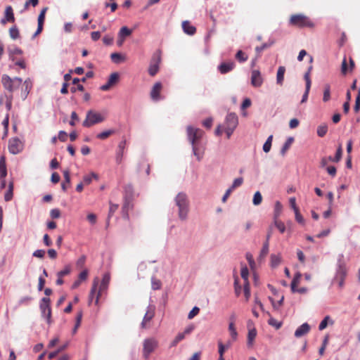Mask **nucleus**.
Listing matches in <instances>:
<instances>
[{"instance_id": "f8f14e48", "label": "nucleus", "mask_w": 360, "mask_h": 360, "mask_svg": "<svg viewBox=\"0 0 360 360\" xmlns=\"http://www.w3.org/2000/svg\"><path fill=\"white\" fill-rule=\"evenodd\" d=\"M22 148V142L18 138H13L9 140L8 150L13 154H17Z\"/></svg>"}, {"instance_id": "58836bf2", "label": "nucleus", "mask_w": 360, "mask_h": 360, "mask_svg": "<svg viewBox=\"0 0 360 360\" xmlns=\"http://www.w3.org/2000/svg\"><path fill=\"white\" fill-rule=\"evenodd\" d=\"M119 79V75L117 72H113L110 75V77L108 80L109 84H110L112 86L115 85Z\"/></svg>"}, {"instance_id": "774afa93", "label": "nucleus", "mask_w": 360, "mask_h": 360, "mask_svg": "<svg viewBox=\"0 0 360 360\" xmlns=\"http://www.w3.org/2000/svg\"><path fill=\"white\" fill-rule=\"evenodd\" d=\"M299 124H300L299 120L296 118H293V119L290 120V121L289 122V127L291 129H295L298 127Z\"/></svg>"}, {"instance_id": "a19ab883", "label": "nucleus", "mask_w": 360, "mask_h": 360, "mask_svg": "<svg viewBox=\"0 0 360 360\" xmlns=\"http://www.w3.org/2000/svg\"><path fill=\"white\" fill-rule=\"evenodd\" d=\"M268 323L270 326L275 327L276 329H279L282 326L281 322L278 321L276 319H275L273 317H270V319L268 321Z\"/></svg>"}, {"instance_id": "13d9d810", "label": "nucleus", "mask_w": 360, "mask_h": 360, "mask_svg": "<svg viewBox=\"0 0 360 360\" xmlns=\"http://www.w3.org/2000/svg\"><path fill=\"white\" fill-rule=\"evenodd\" d=\"M50 216L53 219H58L60 217V211L59 209H52L50 212Z\"/></svg>"}, {"instance_id": "ddd939ff", "label": "nucleus", "mask_w": 360, "mask_h": 360, "mask_svg": "<svg viewBox=\"0 0 360 360\" xmlns=\"http://www.w3.org/2000/svg\"><path fill=\"white\" fill-rule=\"evenodd\" d=\"M8 52L11 60L15 62V64L22 68V60L18 59L16 57L17 55H21V50L15 47L10 46L8 48Z\"/></svg>"}, {"instance_id": "338daca9", "label": "nucleus", "mask_w": 360, "mask_h": 360, "mask_svg": "<svg viewBox=\"0 0 360 360\" xmlns=\"http://www.w3.org/2000/svg\"><path fill=\"white\" fill-rule=\"evenodd\" d=\"M87 219L91 224H95L96 223L97 217L95 214L90 213L87 215Z\"/></svg>"}, {"instance_id": "052dcab7", "label": "nucleus", "mask_w": 360, "mask_h": 360, "mask_svg": "<svg viewBox=\"0 0 360 360\" xmlns=\"http://www.w3.org/2000/svg\"><path fill=\"white\" fill-rule=\"evenodd\" d=\"M117 209H118V205L110 203V208H109L108 218L111 217L112 215L117 211Z\"/></svg>"}, {"instance_id": "6e6d98bb", "label": "nucleus", "mask_w": 360, "mask_h": 360, "mask_svg": "<svg viewBox=\"0 0 360 360\" xmlns=\"http://www.w3.org/2000/svg\"><path fill=\"white\" fill-rule=\"evenodd\" d=\"M70 267L69 266H65L63 270L58 272V277H63L70 273Z\"/></svg>"}, {"instance_id": "72a5a7b5", "label": "nucleus", "mask_w": 360, "mask_h": 360, "mask_svg": "<svg viewBox=\"0 0 360 360\" xmlns=\"http://www.w3.org/2000/svg\"><path fill=\"white\" fill-rule=\"evenodd\" d=\"M330 98V87L329 84H326L324 87L323 101L327 102Z\"/></svg>"}, {"instance_id": "c756f323", "label": "nucleus", "mask_w": 360, "mask_h": 360, "mask_svg": "<svg viewBox=\"0 0 360 360\" xmlns=\"http://www.w3.org/2000/svg\"><path fill=\"white\" fill-rule=\"evenodd\" d=\"M257 335V330L256 329L253 328L251 330H249L248 334V345L249 346H251L252 345V342L255 339Z\"/></svg>"}, {"instance_id": "a211bd4d", "label": "nucleus", "mask_w": 360, "mask_h": 360, "mask_svg": "<svg viewBox=\"0 0 360 360\" xmlns=\"http://www.w3.org/2000/svg\"><path fill=\"white\" fill-rule=\"evenodd\" d=\"M182 29L188 35H193L196 32V28L188 20L183 21Z\"/></svg>"}, {"instance_id": "a18cd8bd", "label": "nucleus", "mask_w": 360, "mask_h": 360, "mask_svg": "<svg viewBox=\"0 0 360 360\" xmlns=\"http://www.w3.org/2000/svg\"><path fill=\"white\" fill-rule=\"evenodd\" d=\"M110 58L111 60L115 63H120L123 58L122 56L119 53H112L110 55Z\"/></svg>"}, {"instance_id": "f704fd0d", "label": "nucleus", "mask_w": 360, "mask_h": 360, "mask_svg": "<svg viewBox=\"0 0 360 360\" xmlns=\"http://www.w3.org/2000/svg\"><path fill=\"white\" fill-rule=\"evenodd\" d=\"M243 292L245 297V301L248 302L250 297V287L249 282H247V283H244Z\"/></svg>"}, {"instance_id": "c03bdc74", "label": "nucleus", "mask_w": 360, "mask_h": 360, "mask_svg": "<svg viewBox=\"0 0 360 360\" xmlns=\"http://www.w3.org/2000/svg\"><path fill=\"white\" fill-rule=\"evenodd\" d=\"M271 262L273 266H278L281 262V257L276 255H271Z\"/></svg>"}, {"instance_id": "f257e3e1", "label": "nucleus", "mask_w": 360, "mask_h": 360, "mask_svg": "<svg viewBox=\"0 0 360 360\" xmlns=\"http://www.w3.org/2000/svg\"><path fill=\"white\" fill-rule=\"evenodd\" d=\"M110 275L109 273H105L102 278L101 283L99 286L98 291L97 292V288L99 283V279L98 278H95L93 281L92 287L89 293V304H90L94 298V296L96 295V299H95V304H98L99 298L101 295V293L103 291H105L108 289V285L110 283Z\"/></svg>"}, {"instance_id": "4468645a", "label": "nucleus", "mask_w": 360, "mask_h": 360, "mask_svg": "<svg viewBox=\"0 0 360 360\" xmlns=\"http://www.w3.org/2000/svg\"><path fill=\"white\" fill-rule=\"evenodd\" d=\"M263 83V78L261 73L257 70H254L251 72V84L255 87H259Z\"/></svg>"}, {"instance_id": "4be33fe9", "label": "nucleus", "mask_w": 360, "mask_h": 360, "mask_svg": "<svg viewBox=\"0 0 360 360\" xmlns=\"http://www.w3.org/2000/svg\"><path fill=\"white\" fill-rule=\"evenodd\" d=\"M229 331L231 337L232 341H236L238 337V333L234 324V317L232 318V321L229 325Z\"/></svg>"}, {"instance_id": "9d476101", "label": "nucleus", "mask_w": 360, "mask_h": 360, "mask_svg": "<svg viewBox=\"0 0 360 360\" xmlns=\"http://www.w3.org/2000/svg\"><path fill=\"white\" fill-rule=\"evenodd\" d=\"M160 60L161 58L159 54L153 56L148 68V73L150 76L154 77L158 72Z\"/></svg>"}, {"instance_id": "aec40b11", "label": "nucleus", "mask_w": 360, "mask_h": 360, "mask_svg": "<svg viewBox=\"0 0 360 360\" xmlns=\"http://www.w3.org/2000/svg\"><path fill=\"white\" fill-rule=\"evenodd\" d=\"M131 34V30L127 27H122L119 32V37L120 39L118 41V44L122 45L125 37H129Z\"/></svg>"}, {"instance_id": "473e14b6", "label": "nucleus", "mask_w": 360, "mask_h": 360, "mask_svg": "<svg viewBox=\"0 0 360 360\" xmlns=\"http://www.w3.org/2000/svg\"><path fill=\"white\" fill-rule=\"evenodd\" d=\"M328 131V126L326 124H321L317 128V134L320 137H323Z\"/></svg>"}, {"instance_id": "680f3d73", "label": "nucleus", "mask_w": 360, "mask_h": 360, "mask_svg": "<svg viewBox=\"0 0 360 360\" xmlns=\"http://www.w3.org/2000/svg\"><path fill=\"white\" fill-rule=\"evenodd\" d=\"M24 86L25 91H27V93L28 94L32 88V82L30 79H27L25 81H24Z\"/></svg>"}, {"instance_id": "4d7b16f0", "label": "nucleus", "mask_w": 360, "mask_h": 360, "mask_svg": "<svg viewBox=\"0 0 360 360\" xmlns=\"http://www.w3.org/2000/svg\"><path fill=\"white\" fill-rule=\"evenodd\" d=\"M354 110L355 112H358L360 110V89L358 90V95L356 98V102Z\"/></svg>"}, {"instance_id": "ea45409f", "label": "nucleus", "mask_w": 360, "mask_h": 360, "mask_svg": "<svg viewBox=\"0 0 360 360\" xmlns=\"http://www.w3.org/2000/svg\"><path fill=\"white\" fill-rule=\"evenodd\" d=\"M231 342H229L226 346L224 345L221 342H219L218 347H219V356H224L225 349H228L231 346Z\"/></svg>"}, {"instance_id": "1a4fd4ad", "label": "nucleus", "mask_w": 360, "mask_h": 360, "mask_svg": "<svg viewBox=\"0 0 360 360\" xmlns=\"http://www.w3.org/2000/svg\"><path fill=\"white\" fill-rule=\"evenodd\" d=\"M204 132L202 129L198 128H194L188 126L187 127V135L188 140L193 146H196L200 139L203 136Z\"/></svg>"}, {"instance_id": "bb28decb", "label": "nucleus", "mask_w": 360, "mask_h": 360, "mask_svg": "<svg viewBox=\"0 0 360 360\" xmlns=\"http://www.w3.org/2000/svg\"><path fill=\"white\" fill-rule=\"evenodd\" d=\"M301 274L300 273H297L292 282H291V285H290V287H291V290L292 292H295L296 291V287L297 286V285L300 283V278H301Z\"/></svg>"}, {"instance_id": "6ab92c4d", "label": "nucleus", "mask_w": 360, "mask_h": 360, "mask_svg": "<svg viewBox=\"0 0 360 360\" xmlns=\"http://www.w3.org/2000/svg\"><path fill=\"white\" fill-rule=\"evenodd\" d=\"M14 20L13 8L11 6L6 8L4 18L1 19V23L6 24V22H12Z\"/></svg>"}, {"instance_id": "b1692460", "label": "nucleus", "mask_w": 360, "mask_h": 360, "mask_svg": "<svg viewBox=\"0 0 360 360\" xmlns=\"http://www.w3.org/2000/svg\"><path fill=\"white\" fill-rule=\"evenodd\" d=\"M7 175V169L6 165L5 158L1 157L0 158V179H4Z\"/></svg>"}, {"instance_id": "2eb2a0df", "label": "nucleus", "mask_w": 360, "mask_h": 360, "mask_svg": "<svg viewBox=\"0 0 360 360\" xmlns=\"http://www.w3.org/2000/svg\"><path fill=\"white\" fill-rule=\"evenodd\" d=\"M47 10H48V8L45 7L41 11V12L38 16L37 29L36 32H34L33 37H35L36 36H37L42 32L44 20H45V15H46Z\"/></svg>"}, {"instance_id": "2f4dec72", "label": "nucleus", "mask_w": 360, "mask_h": 360, "mask_svg": "<svg viewBox=\"0 0 360 360\" xmlns=\"http://www.w3.org/2000/svg\"><path fill=\"white\" fill-rule=\"evenodd\" d=\"M294 141V139L292 137H289L284 145L283 146L281 153L283 155L286 153V151L290 148V146L292 145V142Z\"/></svg>"}, {"instance_id": "e2e57ef3", "label": "nucleus", "mask_w": 360, "mask_h": 360, "mask_svg": "<svg viewBox=\"0 0 360 360\" xmlns=\"http://www.w3.org/2000/svg\"><path fill=\"white\" fill-rule=\"evenodd\" d=\"M79 120V117L77 114L74 111L71 113V120L70 121L69 124L71 126L75 125V122Z\"/></svg>"}, {"instance_id": "79ce46f5", "label": "nucleus", "mask_w": 360, "mask_h": 360, "mask_svg": "<svg viewBox=\"0 0 360 360\" xmlns=\"http://www.w3.org/2000/svg\"><path fill=\"white\" fill-rule=\"evenodd\" d=\"M342 145L340 144L337 149L335 156L333 158V162H338L342 158Z\"/></svg>"}, {"instance_id": "393cba45", "label": "nucleus", "mask_w": 360, "mask_h": 360, "mask_svg": "<svg viewBox=\"0 0 360 360\" xmlns=\"http://www.w3.org/2000/svg\"><path fill=\"white\" fill-rule=\"evenodd\" d=\"M328 323H330V325H333L334 321L330 319L329 316H326L320 323L319 326V329L320 330H324L328 326Z\"/></svg>"}, {"instance_id": "a878e982", "label": "nucleus", "mask_w": 360, "mask_h": 360, "mask_svg": "<svg viewBox=\"0 0 360 360\" xmlns=\"http://www.w3.org/2000/svg\"><path fill=\"white\" fill-rule=\"evenodd\" d=\"M93 179L96 180L98 179V176L94 172H91L89 174L84 176L82 182L84 185H89L91 183Z\"/></svg>"}, {"instance_id": "e433bc0d", "label": "nucleus", "mask_w": 360, "mask_h": 360, "mask_svg": "<svg viewBox=\"0 0 360 360\" xmlns=\"http://www.w3.org/2000/svg\"><path fill=\"white\" fill-rule=\"evenodd\" d=\"M240 275L242 278L244 280V283H247L248 281L249 270L247 266H243L241 269Z\"/></svg>"}, {"instance_id": "c9c22d12", "label": "nucleus", "mask_w": 360, "mask_h": 360, "mask_svg": "<svg viewBox=\"0 0 360 360\" xmlns=\"http://www.w3.org/2000/svg\"><path fill=\"white\" fill-rule=\"evenodd\" d=\"M262 201V196L259 191H257L253 196L252 202L255 205H259Z\"/></svg>"}, {"instance_id": "5fc2aeb1", "label": "nucleus", "mask_w": 360, "mask_h": 360, "mask_svg": "<svg viewBox=\"0 0 360 360\" xmlns=\"http://www.w3.org/2000/svg\"><path fill=\"white\" fill-rule=\"evenodd\" d=\"M10 36L12 39H15L19 37V31L16 27H11L9 30Z\"/></svg>"}, {"instance_id": "423d86ee", "label": "nucleus", "mask_w": 360, "mask_h": 360, "mask_svg": "<svg viewBox=\"0 0 360 360\" xmlns=\"http://www.w3.org/2000/svg\"><path fill=\"white\" fill-rule=\"evenodd\" d=\"M158 347V341L154 338L144 340L143 342V357L148 359L150 354Z\"/></svg>"}, {"instance_id": "864d4df0", "label": "nucleus", "mask_w": 360, "mask_h": 360, "mask_svg": "<svg viewBox=\"0 0 360 360\" xmlns=\"http://www.w3.org/2000/svg\"><path fill=\"white\" fill-rule=\"evenodd\" d=\"M269 242L265 241L263 245L262 249L261 250V253H260L262 257H265L269 253Z\"/></svg>"}, {"instance_id": "bf43d9fd", "label": "nucleus", "mask_w": 360, "mask_h": 360, "mask_svg": "<svg viewBox=\"0 0 360 360\" xmlns=\"http://www.w3.org/2000/svg\"><path fill=\"white\" fill-rule=\"evenodd\" d=\"M133 186L131 184H127L124 186V191L127 197L130 198L133 194Z\"/></svg>"}, {"instance_id": "7c9ffc66", "label": "nucleus", "mask_w": 360, "mask_h": 360, "mask_svg": "<svg viewBox=\"0 0 360 360\" xmlns=\"http://www.w3.org/2000/svg\"><path fill=\"white\" fill-rule=\"evenodd\" d=\"M236 59L240 63H243L248 60V56L243 51L239 50L236 54Z\"/></svg>"}, {"instance_id": "f3484780", "label": "nucleus", "mask_w": 360, "mask_h": 360, "mask_svg": "<svg viewBox=\"0 0 360 360\" xmlns=\"http://www.w3.org/2000/svg\"><path fill=\"white\" fill-rule=\"evenodd\" d=\"M310 330V326L307 323H304L300 326H299L295 332V336L296 338H300L303 335H305L307 334Z\"/></svg>"}, {"instance_id": "cd10ccee", "label": "nucleus", "mask_w": 360, "mask_h": 360, "mask_svg": "<svg viewBox=\"0 0 360 360\" xmlns=\"http://www.w3.org/2000/svg\"><path fill=\"white\" fill-rule=\"evenodd\" d=\"M2 83L6 89L9 90H11L13 89V80L8 75H4L2 77Z\"/></svg>"}, {"instance_id": "9b49d317", "label": "nucleus", "mask_w": 360, "mask_h": 360, "mask_svg": "<svg viewBox=\"0 0 360 360\" xmlns=\"http://www.w3.org/2000/svg\"><path fill=\"white\" fill-rule=\"evenodd\" d=\"M162 89V84L161 82H158L154 84L150 92V98L153 101H158L160 99H162V97L160 96V93Z\"/></svg>"}, {"instance_id": "20e7f679", "label": "nucleus", "mask_w": 360, "mask_h": 360, "mask_svg": "<svg viewBox=\"0 0 360 360\" xmlns=\"http://www.w3.org/2000/svg\"><path fill=\"white\" fill-rule=\"evenodd\" d=\"M238 124V120L236 114L231 112L227 115L224 124V131L226 134L227 138L229 139L233 134L234 129Z\"/></svg>"}, {"instance_id": "dca6fc26", "label": "nucleus", "mask_w": 360, "mask_h": 360, "mask_svg": "<svg viewBox=\"0 0 360 360\" xmlns=\"http://www.w3.org/2000/svg\"><path fill=\"white\" fill-rule=\"evenodd\" d=\"M236 64L233 61L221 63L218 66V70L221 74H226L234 69Z\"/></svg>"}, {"instance_id": "69168bd1", "label": "nucleus", "mask_w": 360, "mask_h": 360, "mask_svg": "<svg viewBox=\"0 0 360 360\" xmlns=\"http://www.w3.org/2000/svg\"><path fill=\"white\" fill-rule=\"evenodd\" d=\"M347 60H346V58H345L342 60V66H341V72L342 75H346L347 72Z\"/></svg>"}, {"instance_id": "0e129e2a", "label": "nucleus", "mask_w": 360, "mask_h": 360, "mask_svg": "<svg viewBox=\"0 0 360 360\" xmlns=\"http://www.w3.org/2000/svg\"><path fill=\"white\" fill-rule=\"evenodd\" d=\"M58 139L62 142L66 141L68 139V134L65 131H60L58 133Z\"/></svg>"}, {"instance_id": "8fccbe9b", "label": "nucleus", "mask_w": 360, "mask_h": 360, "mask_svg": "<svg viewBox=\"0 0 360 360\" xmlns=\"http://www.w3.org/2000/svg\"><path fill=\"white\" fill-rule=\"evenodd\" d=\"M243 179L242 177L237 178L233 181V184L230 188L234 190L235 188L240 186L243 184Z\"/></svg>"}, {"instance_id": "3c124183", "label": "nucleus", "mask_w": 360, "mask_h": 360, "mask_svg": "<svg viewBox=\"0 0 360 360\" xmlns=\"http://www.w3.org/2000/svg\"><path fill=\"white\" fill-rule=\"evenodd\" d=\"M185 338V335L183 333H179L172 342V346H176L180 341Z\"/></svg>"}, {"instance_id": "603ef678", "label": "nucleus", "mask_w": 360, "mask_h": 360, "mask_svg": "<svg viewBox=\"0 0 360 360\" xmlns=\"http://www.w3.org/2000/svg\"><path fill=\"white\" fill-rule=\"evenodd\" d=\"M200 311V309L198 307H194L192 310L188 313V319H193L196 315L198 314Z\"/></svg>"}, {"instance_id": "de8ad7c7", "label": "nucleus", "mask_w": 360, "mask_h": 360, "mask_svg": "<svg viewBox=\"0 0 360 360\" xmlns=\"http://www.w3.org/2000/svg\"><path fill=\"white\" fill-rule=\"evenodd\" d=\"M311 68H312V67H310L308 72H306L304 75V79L306 82V87H307L308 90H310L311 84V79L309 77L310 71H311Z\"/></svg>"}, {"instance_id": "c85d7f7f", "label": "nucleus", "mask_w": 360, "mask_h": 360, "mask_svg": "<svg viewBox=\"0 0 360 360\" xmlns=\"http://www.w3.org/2000/svg\"><path fill=\"white\" fill-rule=\"evenodd\" d=\"M115 133V131L112 129H109L107 131H104L103 132H101L96 135V138L101 140H105L108 139L110 136L113 134Z\"/></svg>"}, {"instance_id": "37998d69", "label": "nucleus", "mask_w": 360, "mask_h": 360, "mask_svg": "<svg viewBox=\"0 0 360 360\" xmlns=\"http://www.w3.org/2000/svg\"><path fill=\"white\" fill-rule=\"evenodd\" d=\"M13 197V183H10L8 186V190L5 193L4 199L6 201H9Z\"/></svg>"}, {"instance_id": "0eeeda50", "label": "nucleus", "mask_w": 360, "mask_h": 360, "mask_svg": "<svg viewBox=\"0 0 360 360\" xmlns=\"http://www.w3.org/2000/svg\"><path fill=\"white\" fill-rule=\"evenodd\" d=\"M347 269L345 264L342 261H339L338 269L333 278V281L337 282L340 288H342L344 285V281L347 276Z\"/></svg>"}, {"instance_id": "39448f33", "label": "nucleus", "mask_w": 360, "mask_h": 360, "mask_svg": "<svg viewBox=\"0 0 360 360\" xmlns=\"http://www.w3.org/2000/svg\"><path fill=\"white\" fill-rule=\"evenodd\" d=\"M105 120L104 117L100 113L94 110H89L86 112V119L82 123L84 127H90L96 124L101 123Z\"/></svg>"}, {"instance_id": "5701e85b", "label": "nucleus", "mask_w": 360, "mask_h": 360, "mask_svg": "<svg viewBox=\"0 0 360 360\" xmlns=\"http://www.w3.org/2000/svg\"><path fill=\"white\" fill-rule=\"evenodd\" d=\"M285 68L283 66H280L277 71L276 82L277 84L282 85L284 79V74Z\"/></svg>"}, {"instance_id": "09e8293b", "label": "nucleus", "mask_w": 360, "mask_h": 360, "mask_svg": "<svg viewBox=\"0 0 360 360\" xmlns=\"http://www.w3.org/2000/svg\"><path fill=\"white\" fill-rule=\"evenodd\" d=\"M234 290H235V293H236V296L238 297L241 292V286L239 284L238 277L235 278V280H234Z\"/></svg>"}, {"instance_id": "6e6552de", "label": "nucleus", "mask_w": 360, "mask_h": 360, "mask_svg": "<svg viewBox=\"0 0 360 360\" xmlns=\"http://www.w3.org/2000/svg\"><path fill=\"white\" fill-rule=\"evenodd\" d=\"M51 300L48 297H43L40 303V311L41 316L46 319L48 324L51 323Z\"/></svg>"}, {"instance_id": "4c0bfd02", "label": "nucleus", "mask_w": 360, "mask_h": 360, "mask_svg": "<svg viewBox=\"0 0 360 360\" xmlns=\"http://www.w3.org/2000/svg\"><path fill=\"white\" fill-rule=\"evenodd\" d=\"M151 285H152V288L153 290H159L161 288L162 283L159 279H157L156 278L153 277L151 279Z\"/></svg>"}, {"instance_id": "f03ea898", "label": "nucleus", "mask_w": 360, "mask_h": 360, "mask_svg": "<svg viewBox=\"0 0 360 360\" xmlns=\"http://www.w3.org/2000/svg\"><path fill=\"white\" fill-rule=\"evenodd\" d=\"M289 25L298 28L313 29L315 27V22L308 16L297 13L292 15L289 18Z\"/></svg>"}, {"instance_id": "7ed1b4c3", "label": "nucleus", "mask_w": 360, "mask_h": 360, "mask_svg": "<svg viewBox=\"0 0 360 360\" xmlns=\"http://www.w3.org/2000/svg\"><path fill=\"white\" fill-rule=\"evenodd\" d=\"M175 202L179 207V217L181 220H185L188 213V200L187 195L184 193H179L176 198Z\"/></svg>"}, {"instance_id": "412c9836", "label": "nucleus", "mask_w": 360, "mask_h": 360, "mask_svg": "<svg viewBox=\"0 0 360 360\" xmlns=\"http://www.w3.org/2000/svg\"><path fill=\"white\" fill-rule=\"evenodd\" d=\"M154 316V311L153 310H148L143 317L141 323V327L146 328L148 327V323H149Z\"/></svg>"}, {"instance_id": "49530a36", "label": "nucleus", "mask_w": 360, "mask_h": 360, "mask_svg": "<svg viewBox=\"0 0 360 360\" xmlns=\"http://www.w3.org/2000/svg\"><path fill=\"white\" fill-rule=\"evenodd\" d=\"M274 224L281 233H283L285 232V226L283 222H282L281 221L275 220Z\"/></svg>"}]
</instances>
